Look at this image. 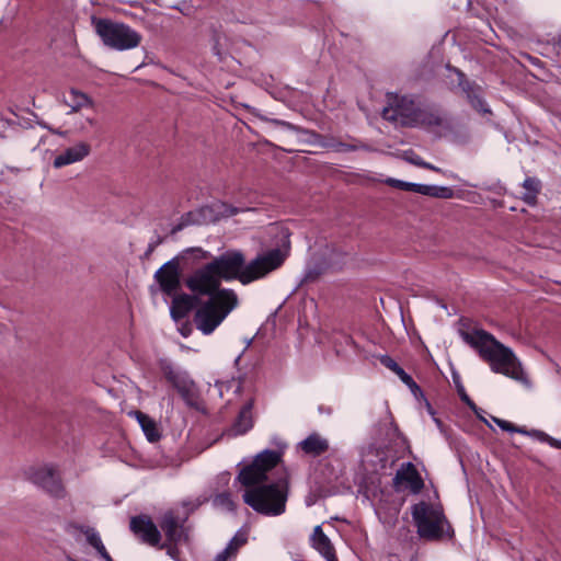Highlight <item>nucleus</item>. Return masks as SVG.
Returning a JSON list of instances; mask_svg holds the SVG:
<instances>
[{"label": "nucleus", "instance_id": "obj_3", "mask_svg": "<svg viewBox=\"0 0 561 561\" xmlns=\"http://www.w3.org/2000/svg\"><path fill=\"white\" fill-rule=\"evenodd\" d=\"M459 334L463 342L477 351L480 358L489 364L493 373L529 385L522 363L513 350L497 341L493 334L483 329H474L472 332L460 330Z\"/></svg>", "mask_w": 561, "mask_h": 561}, {"label": "nucleus", "instance_id": "obj_24", "mask_svg": "<svg viewBox=\"0 0 561 561\" xmlns=\"http://www.w3.org/2000/svg\"><path fill=\"white\" fill-rule=\"evenodd\" d=\"M135 415L147 439L150 443H156L160 440L161 432L158 427L157 422L153 419H151L148 414L141 411H136Z\"/></svg>", "mask_w": 561, "mask_h": 561}, {"label": "nucleus", "instance_id": "obj_45", "mask_svg": "<svg viewBox=\"0 0 561 561\" xmlns=\"http://www.w3.org/2000/svg\"><path fill=\"white\" fill-rule=\"evenodd\" d=\"M185 227H187V221L183 222L180 219V221L171 229V234L178 233L179 231L183 230Z\"/></svg>", "mask_w": 561, "mask_h": 561}, {"label": "nucleus", "instance_id": "obj_35", "mask_svg": "<svg viewBox=\"0 0 561 561\" xmlns=\"http://www.w3.org/2000/svg\"><path fill=\"white\" fill-rule=\"evenodd\" d=\"M182 543H161L157 548L160 550H165L167 554L173 559L174 561H183L182 551L180 550V546Z\"/></svg>", "mask_w": 561, "mask_h": 561}, {"label": "nucleus", "instance_id": "obj_34", "mask_svg": "<svg viewBox=\"0 0 561 561\" xmlns=\"http://www.w3.org/2000/svg\"><path fill=\"white\" fill-rule=\"evenodd\" d=\"M493 421L496 423V425L500 428H502L505 432L519 433V434H525V435H529L530 434V432L527 431L525 427H518V426L514 425L513 423H511L508 421H505V420H502V419H499V417H493Z\"/></svg>", "mask_w": 561, "mask_h": 561}, {"label": "nucleus", "instance_id": "obj_39", "mask_svg": "<svg viewBox=\"0 0 561 561\" xmlns=\"http://www.w3.org/2000/svg\"><path fill=\"white\" fill-rule=\"evenodd\" d=\"M529 435L533 436V437L538 438L541 442L549 443L550 446H552V447H556L557 444H558V439H556V438L549 436L548 434H546L545 432H541V431H538V430H531Z\"/></svg>", "mask_w": 561, "mask_h": 561}, {"label": "nucleus", "instance_id": "obj_33", "mask_svg": "<svg viewBox=\"0 0 561 561\" xmlns=\"http://www.w3.org/2000/svg\"><path fill=\"white\" fill-rule=\"evenodd\" d=\"M84 536L87 542L93 547L98 553L105 549V546L103 545L102 539L95 528L89 527V529H84Z\"/></svg>", "mask_w": 561, "mask_h": 561}, {"label": "nucleus", "instance_id": "obj_55", "mask_svg": "<svg viewBox=\"0 0 561 561\" xmlns=\"http://www.w3.org/2000/svg\"><path fill=\"white\" fill-rule=\"evenodd\" d=\"M185 332H186V329H183V330L181 331L182 335L186 336V333H185Z\"/></svg>", "mask_w": 561, "mask_h": 561}, {"label": "nucleus", "instance_id": "obj_22", "mask_svg": "<svg viewBox=\"0 0 561 561\" xmlns=\"http://www.w3.org/2000/svg\"><path fill=\"white\" fill-rule=\"evenodd\" d=\"M253 401H248L240 410L236 421L229 430V435H243L253 427L252 419Z\"/></svg>", "mask_w": 561, "mask_h": 561}, {"label": "nucleus", "instance_id": "obj_38", "mask_svg": "<svg viewBox=\"0 0 561 561\" xmlns=\"http://www.w3.org/2000/svg\"><path fill=\"white\" fill-rule=\"evenodd\" d=\"M261 119H263L272 125H275V126H282L288 130H294V131L301 130L298 126H295L294 124L286 122V121H282V119H277V118H268L265 116H261Z\"/></svg>", "mask_w": 561, "mask_h": 561}, {"label": "nucleus", "instance_id": "obj_51", "mask_svg": "<svg viewBox=\"0 0 561 561\" xmlns=\"http://www.w3.org/2000/svg\"><path fill=\"white\" fill-rule=\"evenodd\" d=\"M327 561H339L336 556H335V552L329 554V556H325L324 557Z\"/></svg>", "mask_w": 561, "mask_h": 561}, {"label": "nucleus", "instance_id": "obj_10", "mask_svg": "<svg viewBox=\"0 0 561 561\" xmlns=\"http://www.w3.org/2000/svg\"><path fill=\"white\" fill-rule=\"evenodd\" d=\"M28 480L54 499L60 500L67 496L61 476L51 465L32 469L28 472Z\"/></svg>", "mask_w": 561, "mask_h": 561}, {"label": "nucleus", "instance_id": "obj_5", "mask_svg": "<svg viewBox=\"0 0 561 561\" xmlns=\"http://www.w3.org/2000/svg\"><path fill=\"white\" fill-rule=\"evenodd\" d=\"M243 502L253 511L265 516H279L286 510L288 480L261 484L244 491Z\"/></svg>", "mask_w": 561, "mask_h": 561}, {"label": "nucleus", "instance_id": "obj_48", "mask_svg": "<svg viewBox=\"0 0 561 561\" xmlns=\"http://www.w3.org/2000/svg\"><path fill=\"white\" fill-rule=\"evenodd\" d=\"M100 557L104 560V561H114L113 558L108 554V552L106 551V549H104L103 551H101L100 553Z\"/></svg>", "mask_w": 561, "mask_h": 561}, {"label": "nucleus", "instance_id": "obj_30", "mask_svg": "<svg viewBox=\"0 0 561 561\" xmlns=\"http://www.w3.org/2000/svg\"><path fill=\"white\" fill-rule=\"evenodd\" d=\"M69 98L70 101H67V104L71 107V112H77L84 106L91 105L92 103L87 94L76 89L70 90Z\"/></svg>", "mask_w": 561, "mask_h": 561}, {"label": "nucleus", "instance_id": "obj_26", "mask_svg": "<svg viewBox=\"0 0 561 561\" xmlns=\"http://www.w3.org/2000/svg\"><path fill=\"white\" fill-rule=\"evenodd\" d=\"M413 192L425 195V196L434 197V198H440V199H450L455 195V192L451 187L419 184V183L414 184Z\"/></svg>", "mask_w": 561, "mask_h": 561}, {"label": "nucleus", "instance_id": "obj_42", "mask_svg": "<svg viewBox=\"0 0 561 561\" xmlns=\"http://www.w3.org/2000/svg\"><path fill=\"white\" fill-rule=\"evenodd\" d=\"M405 160L416 167H419V163L424 162V160L412 150L405 152Z\"/></svg>", "mask_w": 561, "mask_h": 561}, {"label": "nucleus", "instance_id": "obj_8", "mask_svg": "<svg viewBox=\"0 0 561 561\" xmlns=\"http://www.w3.org/2000/svg\"><path fill=\"white\" fill-rule=\"evenodd\" d=\"M158 366L167 381L178 391L187 407L204 414L207 413L199 389L186 371L178 370L168 358H160Z\"/></svg>", "mask_w": 561, "mask_h": 561}, {"label": "nucleus", "instance_id": "obj_40", "mask_svg": "<svg viewBox=\"0 0 561 561\" xmlns=\"http://www.w3.org/2000/svg\"><path fill=\"white\" fill-rule=\"evenodd\" d=\"M90 526L80 525L76 522L69 520L65 524V531L70 535H75L77 531L84 535V529H89Z\"/></svg>", "mask_w": 561, "mask_h": 561}, {"label": "nucleus", "instance_id": "obj_50", "mask_svg": "<svg viewBox=\"0 0 561 561\" xmlns=\"http://www.w3.org/2000/svg\"><path fill=\"white\" fill-rule=\"evenodd\" d=\"M554 44L561 48V31L558 33V35L554 37Z\"/></svg>", "mask_w": 561, "mask_h": 561}, {"label": "nucleus", "instance_id": "obj_49", "mask_svg": "<svg viewBox=\"0 0 561 561\" xmlns=\"http://www.w3.org/2000/svg\"><path fill=\"white\" fill-rule=\"evenodd\" d=\"M318 410H319L320 413H327V414H331L332 413V408L331 407L320 405Z\"/></svg>", "mask_w": 561, "mask_h": 561}, {"label": "nucleus", "instance_id": "obj_21", "mask_svg": "<svg viewBox=\"0 0 561 561\" xmlns=\"http://www.w3.org/2000/svg\"><path fill=\"white\" fill-rule=\"evenodd\" d=\"M379 362L382 366L393 371L400 380L411 390V392L417 397L423 396L421 387L413 380V378L399 366V364L389 355H380Z\"/></svg>", "mask_w": 561, "mask_h": 561}, {"label": "nucleus", "instance_id": "obj_11", "mask_svg": "<svg viewBox=\"0 0 561 561\" xmlns=\"http://www.w3.org/2000/svg\"><path fill=\"white\" fill-rule=\"evenodd\" d=\"M448 69L456 73L458 79V88L461 90L471 107L478 113L491 114L492 112L483 99L482 87L474 81L468 80L466 75L460 69L455 67H448Z\"/></svg>", "mask_w": 561, "mask_h": 561}, {"label": "nucleus", "instance_id": "obj_7", "mask_svg": "<svg viewBox=\"0 0 561 561\" xmlns=\"http://www.w3.org/2000/svg\"><path fill=\"white\" fill-rule=\"evenodd\" d=\"M95 33L103 44L116 50H127L137 47L141 35L130 26L103 18H92Z\"/></svg>", "mask_w": 561, "mask_h": 561}, {"label": "nucleus", "instance_id": "obj_17", "mask_svg": "<svg viewBox=\"0 0 561 561\" xmlns=\"http://www.w3.org/2000/svg\"><path fill=\"white\" fill-rule=\"evenodd\" d=\"M346 253L333 249L328 259H324L322 262L316 263L313 266L309 267L306 273V280L314 282L319 276L327 272H335L342 268L345 263Z\"/></svg>", "mask_w": 561, "mask_h": 561}, {"label": "nucleus", "instance_id": "obj_56", "mask_svg": "<svg viewBox=\"0 0 561 561\" xmlns=\"http://www.w3.org/2000/svg\"><path fill=\"white\" fill-rule=\"evenodd\" d=\"M88 122H89L91 125H93V124L95 123V122H94V119H88Z\"/></svg>", "mask_w": 561, "mask_h": 561}, {"label": "nucleus", "instance_id": "obj_47", "mask_svg": "<svg viewBox=\"0 0 561 561\" xmlns=\"http://www.w3.org/2000/svg\"><path fill=\"white\" fill-rule=\"evenodd\" d=\"M419 168H423V169H426V170H432V171H435V172H442V170L435 165H433L432 163H428L426 161H424L423 163H419Z\"/></svg>", "mask_w": 561, "mask_h": 561}, {"label": "nucleus", "instance_id": "obj_54", "mask_svg": "<svg viewBox=\"0 0 561 561\" xmlns=\"http://www.w3.org/2000/svg\"><path fill=\"white\" fill-rule=\"evenodd\" d=\"M185 332H186V329H183V330L181 331L182 335L186 336V333H185Z\"/></svg>", "mask_w": 561, "mask_h": 561}, {"label": "nucleus", "instance_id": "obj_2", "mask_svg": "<svg viewBox=\"0 0 561 561\" xmlns=\"http://www.w3.org/2000/svg\"><path fill=\"white\" fill-rule=\"evenodd\" d=\"M284 249L275 248L265 253L259 254L249 263L245 255L240 250H227L218 256H211L209 263L213 265L220 280H239L242 285H248L256 279L265 277L271 272L279 268L286 257L290 247L287 229L283 230Z\"/></svg>", "mask_w": 561, "mask_h": 561}, {"label": "nucleus", "instance_id": "obj_13", "mask_svg": "<svg viewBox=\"0 0 561 561\" xmlns=\"http://www.w3.org/2000/svg\"><path fill=\"white\" fill-rule=\"evenodd\" d=\"M129 528L142 543L156 548L160 546L161 533L150 516L141 514L131 517Z\"/></svg>", "mask_w": 561, "mask_h": 561}, {"label": "nucleus", "instance_id": "obj_43", "mask_svg": "<svg viewBox=\"0 0 561 561\" xmlns=\"http://www.w3.org/2000/svg\"><path fill=\"white\" fill-rule=\"evenodd\" d=\"M198 214L197 213H194V211H188V213H185L182 217H181V220L183 222H186L187 221V226L190 225H194V224H199L201 221L198 219H196V215Z\"/></svg>", "mask_w": 561, "mask_h": 561}, {"label": "nucleus", "instance_id": "obj_16", "mask_svg": "<svg viewBox=\"0 0 561 561\" xmlns=\"http://www.w3.org/2000/svg\"><path fill=\"white\" fill-rule=\"evenodd\" d=\"M413 128L414 127H423V128H432V127H442L446 130L453 129V124L450 119L444 115L440 111L434 110L431 107H417L416 114L414 117Z\"/></svg>", "mask_w": 561, "mask_h": 561}, {"label": "nucleus", "instance_id": "obj_25", "mask_svg": "<svg viewBox=\"0 0 561 561\" xmlns=\"http://www.w3.org/2000/svg\"><path fill=\"white\" fill-rule=\"evenodd\" d=\"M328 150L334 151V152H350V151H357V150H365V151H371V147L365 142H362L357 139H354V142L346 144L340 140L334 139L333 137L328 138L325 142L322 145Z\"/></svg>", "mask_w": 561, "mask_h": 561}, {"label": "nucleus", "instance_id": "obj_12", "mask_svg": "<svg viewBox=\"0 0 561 561\" xmlns=\"http://www.w3.org/2000/svg\"><path fill=\"white\" fill-rule=\"evenodd\" d=\"M392 485L397 492L409 490L412 494H419L424 489V481L412 462H404L397 470Z\"/></svg>", "mask_w": 561, "mask_h": 561}, {"label": "nucleus", "instance_id": "obj_1", "mask_svg": "<svg viewBox=\"0 0 561 561\" xmlns=\"http://www.w3.org/2000/svg\"><path fill=\"white\" fill-rule=\"evenodd\" d=\"M192 270L184 285L199 299L207 298L195 311L194 323L203 334L208 335L238 306L239 299L234 290L221 287V280L209 261Z\"/></svg>", "mask_w": 561, "mask_h": 561}, {"label": "nucleus", "instance_id": "obj_15", "mask_svg": "<svg viewBox=\"0 0 561 561\" xmlns=\"http://www.w3.org/2000/svg\"><path fill=\"white\" fill-rule=\"evenodd\" d=\"M250 210H254V208H239L226 202L217 201L210 205L201 207L198 209V215L203 217L204 222H218L222 219Z\"/></svg>", "mask_w": 561, "mask_h": 561}, {"label": "nucleus", "instance_id": "obj_4", "mask_svg": "<svg viewBox=\"0 0 561 561\" xmlns=\"http://www.w3.org/2000/svg\"><path fill=\"white\" fill-rule=\"evenodd\" d=\"M209 257L210 252L199 247L187 248L158 268L153 277L164 295L173 296L181 287V266L193 268Z\"/></svg>", "mask_w": 561, "mask_h": 561}, {"label": "nucleus", "instance_id": "obj_23", "mask_svg": "<svg viewBox=\"0 0 561 561\" xmlns=\"http://www.w3.org/2000/svg\"><path fill=\"white\" fill-rule=\"evenodd\" d=\"M298 446L306 455L311 457H319L329 450L328 439L318 433L310 434Z\"/></svg>", "mask_w": 561, "mask_h": 561}, {"label": "nucleus", "instance_id": "obj_44", "mask_svg": "<svg viewBox=\"0 0 561 561\" xmlns=\"http://www.w3.org/2000/svg\"><path fill=\"white\" fill-rule=\"evenodd\" d=\"M233 557L228 549H224L217 557L215 558V561H227L228 558Z\"/></svg>", "mask_w": 561, "mask_h": 561}, {"label": "nucleus", "instance_id": "obj_18", "mask_svg": "<svg viewBox=\"0 0 561 561\" xmlns=\"http://www.w3.org/2000/svg\"><path fill=\"white\" fill-rule=\"evenodd\" d=\"M91 152V146L88 142L80 141L72 147L67 148L55 157L53 165L56 169L79 162L88 157Z\"/></svg>", "mask_w": 561, "mask_h": 561}, {"label": "nucleus", "instance_id": "obj_31", "mask_svg": "<svg viewBox=\"0 0 561 561\" xmlns=\"http://www.w3.org/2000/svg\"><path fill=\"white\" fill-rule=\"evenodd\" d=\"M211 503L214 507L226 510L228 512H232L236 508L231 493L228 491L215 494L211 497Z\"/></svg>", "mask_w": 561, "mask_h": 561}, {"label": "nucleus", "instance_id": "obj_6", "mask_svg": "<svg viewBox=\"0 0 561 561\" xmlns=\"http://www.w3.org/2000/svg\"><path fill=\"white\" fill-rule=\"evenodd\" d=\"M411 514L417 528V535L422 539L439 541L444 538L451 539L455 536L442 506H432L422 501L411 507Z\"/></svg>", "mask_w": 561, "mask_h": 561}, {"label": "nucleus", "instance_id": "obj_53", "mask_svg": "<svg viewBox=\"0 0 561 561\" xmlns=\"http://www.w3.org/2000/svg\"><path fill=\"white\" fill-rule=\"evenodd\" d=\"M556 448L561 449V442L560 440H558V444H557Z\"/></svg>", "mask_w": 561, "mask_h": 561}, {"label": "nucleus", "instance_id": "obj_19", "mask_svg": "<svg viewBox=\"0 0 561 561\" xmlns=\"http://www.w3.org/2000/svg\"><path fill=\"white\" fill-rule=\"evenodd\" d=\"M201 304H203L201 299L192 293L174 295L170 308L171 317L175 321L184 319L196 305L201 306Z\"/></svg>", "mask_w": 561, "mask_h": 561}, {"label": "nucleus", "instance_id": "obj_37", "mask_svg": "<svg viewBox=\"0 0 561 561\" xmlns=\"http://www.w3.org/2000/svg\"><path fill=\"white\" fill-rule=\"evenodd\" d=\"M385 183L391 187H394V188H398V190H402V191H407V192H413L414 191V184L415 183H412V182H405V181H402V180H398V179H393V178H388Z\"/></svg>", "mask_w": 561, "mask_h": 561}, {"label": "nucleus", "instance_id": "obj_36", "mask_svg": "<svg viewBox=\"0 0 561 561\" xmlns=\"http://www.w3.org/2000/svg\"><path fill=\"white\" fill-rule=\"evenodd\" d=\"M455 383H456V388H457V393L460 398V400L467 405L469 407L472 411H474L476 413L478 412V407L477 404L471 400V398L468 396V393L466 392L465 390V387L461 385L460 381L458 380H455Z\"/></svg>", "mask_w": 561, "mask_h": 561}, {"label": "nucleus", "instance_id": "obj_52", "mask_svg": "<svg viewBox=\"0 0 561 561\" xmlns=\"http://www.w3.org/2000/svg\"><path fill=\"white\" fill-rule=\"evenodd\" d=\"M50 131L54 133V134H57V135H64V133H61L60 130L50 129Z\"/></svg>", "mask_w": 561, "mask_h": 561}, {"label": "nucleus", "instance_id": "obj_9", "mask_svg": "<svg viewBox=\"0 0 561 561\" xmlns=\"http://www.w3.org/2000/svg\"><path fill=\"white\" fill-rule=\"evenodd\" d=\"M419 106L412 98L407 95H389L388 106L383 107L381 116L385 121L398 124L401 127L413 128Z\"/></svg>", "mask_w": 561, "mask_h": 561}, {"label": "nucleus", "instance_id": "obj_29", "mask_svg": "<svg viewBox=\"0 0 561 561\" xmlns=\"http://www.w3.org/2000/svg\"><path fill=\"white\" fill-rule=\"evenodd\" d=\"M523 187L526 190L522 199L529 206H535L537 204V196L541 188V183L537 178H526Z\"/></svg>", "mask_w": 561, "mask_h": 561}, {"label": "nucleus", "instance_id": "obj_27", "mask_svg": "<svg viewBox=\"0 0 561 561\" xmlns=\"http://www.w3.org/2000/svg\"><path fill=\"white\" fill-rule=\"evenodd\" d=\"M282 460V455L277 450L265 449L257 454L253 462L256 463L266 474L275 468Z\"/></svg>", "mask_w": 561, "mask_h": 561}, {"label": "nucleus", "instance_id": "obj_28", "mask_svg": "<svg viewBox=\"0 0 561 561\" xmlns=\"http://www.w3.org/2000/svg\"><path fill=\"white\" fill-rule=\"evenodd\" d=\"M312 547L323 557L335 552L329 537L322 531L321 526H316L311 536Z\"/></svg>", "mask_w": 561, "mask_h": 561}, {"label": "nucleus", "instance_id": "obj_46", "mask_svg": "<svg viewBox=\"0 0 561 561\" xmlns=\"http://www.w3.org/2000/svg\"><path fill=\"white\" fill-rule=\"evenodd\" d=\"M170 8L179 10L184 15H190L191 14V7L183 8L180 4H172V5H170Z\"/></svg>", "mask_w": 561, "mask_h": 561}, {"label": "nucleus", "instance_id": "obj_32", "mask_svg": "<svg viewBox=\"0 0 561 561\" xmlns=\"http://www.w3.org/2000/svg\"><path fill=\"white\" fill-rule=\"evenodd\" d=\"M248 542V534L247 531L239 530L228 542L226 549L230 551L232 556H236L238 550L243 547Z\"/></svg>", "mask_w": 561, "mask_h": 561}, {"label": "nucleus", "instance_id": "obj_14", "mask_svg": "<svg viewBox=\"0 0 561 561\" xmlns=\"http://www.w3.org/2000/svg\"><path fill=\"white\" fill-rule=\"evenodd\" d=\"M184 523L185 519H180L172 511L164 513L159 523L165 536L163 543H187L190 534Z\"/></svg>", "mask_w": 561, "mask_h": 561}, {"label": "nucleus", "instance_id": "obj_41", "mask_svg": "<svg viewBox=\"0 0 561 561\" xmlns=\"http://www.w3.org/2000/svg\"><path fill=\"white\" fill-rule=\"evenodd\" d=\"M164 241V238L163 237H158L157 240L150 242L148 244V248L147 250L145 251L144 255L141 256L142 260H149L151 254L153 253V251L156 250L157 247H159L161 243H163Z\"/></svg>", "mask_w": 561, "mask_h": 561}, {"label": "nucleus", "instance_id": "obj_20", "mask_svg": "<svg viewBox=\"0 0 561 561\" xmlns=\"http://www.w3.org/2000/svg\"><path fill=\"white\" fill-rule=\"evenodd\" d=\"M237 480L248 490L265 484L264 482L267 480V474L252 461L240 469Z\"/></svg>", "mask_w": 561, "mask_h": 561}]
</instances>
